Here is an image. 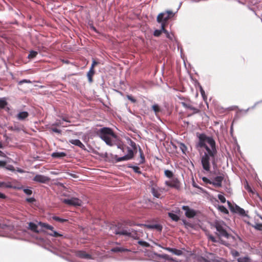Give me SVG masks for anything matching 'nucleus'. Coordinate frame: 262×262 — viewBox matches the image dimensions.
<instances>
[{"label":"nucleus","instance_id":"obj_1","mask_svg":"<svg viewBox=\"0 0 262 262\" xmlns=\"http://www.w3.org/2000/svg\"><path fill=\"white\" fill-rule=\"evenodd\" d=\"M196 141L195 148L199 153L202 167L207 172H210L211 164L214 170L221 173L217 168L218 146L213 136H208L205 133H196Z\"/></svg>","mask_w":262,"mask_h":262},{"label":"nucleus","instance_id":"obj_2","mask_svg":"<svg viewBox=\"0 0 262 262\" xmlns=\"http://www.w3.org/2000/svg\"><path fill=\"white\" fill-rule=\"evenodd\" d=\"M96 135L103 141L106 145L110 146L114 145L113 139L119 140V137L114 132L113 128L109 127H102L95 130Z\"/></svg>","mask_w":262,"mask_h":262},{"label":"nucleus","instance_id":"obj_3","mask_svg":"<svg viewBox=\"0 0 262 262\" xmlns=\"http://www.w3.org/2000/svg\"><path fill=\"white\" fill-rule=\"evenodd\" d=\"M38 224L39 225V233H43L44 237L47 235L60 239L66 237L63 234L55 230L54 227L47 223L39 221Z\"/></svg>","mask_w":262,"mask_h":262},{"label":"nucleus","instance_id":"obj_4","mask_svg":"<svg viewBox=\"0 0 262 262\" xmlns=\"http://www.w3.org/2000/svg\"><path fill=\"white\" fill-rule=\"evenodd\" d=\"M211 227L215 228L216 232L215 234L219 237H228L230 235L226 230V227L229 228L226 224L221 220H215L213 222L210 223Z\"/></svg>","mask_w":262,"mask_h":262},{"label":"nucleus","instance_id":"obj_5","mask_svg":"<svg viewBox=\"0 0 262 262\" xmlns=\"http://www.w3.org/2000/svg\"><path fill=\"white\" fill-rule=\"evenodd\" d=\"M38 222H30L28 223V229L35 234L32 235V237L38 241L39 244H45L48 243V240L43 236L39 235V225L38 224Z\"/></svg>","mask_w":262,"mask_h":262},{"label":"nucleus","instance_id":"obj_6","mask_svg":"<svg viewBox=\"0 0 262 262\" xmlns=\"http://www.w3.org/2000/svg\"><path fill=\"white\" fill-rule=\"evenodd\" d=\"M114 230V233L115 235L124 236H132V232L127 227H126L124 222L123 223L118 222L112 225L111 228Z\"/></svg>","mask_w":262,"mask_h":262},{"label":"nucleus","instance_id":"obj_7","mask_svg":"<svg viewBox=\"0 0 262 262\" xmlns=\"http://www.w3.org/2000/svg\"><path fill=\"white\" fill-rule=\"evenodd\" d=\"M228 207L230 211L235 214H237L242 217H250L247 212L245 209L239 207L235 203H231L229 201H227Z\"/></svg>","mask_w":262,"mask_h":262},{"label":"nucleus","instance_id":"obj_8","mask_svg":"<svg viewBox=\"0 0 262 262\" xmlns=\"http://www.w3.org/2000/svg\"><path fill=\"white\" fill-rule=\"evenodd\" d=\"M62 202L69 206L80 207L82 206V201L76 197H72L70 199H64L61 200Z\"/></svg>","mask_w":262,"mask_h":262},{"label":"nucleus","instance_id":"obj_9","mask_svg":"<svg viewBox=\"0 0 262 262\" xmlns=\"http://www.w3.org/2000/svg\"><path fill=\"white\" fill-rule=\"evenodd\" d=\"M182 209L185 211V215L187 218H193L198 214V211L190 208L188 205L182 206Z\"/></svg>","mask_w":262,"mask_h":262},{"label":"nucleus","instance_id":"obj_10","mask_svg":"<svg viewBox=\"0 0 262 262\" xmlns=\"http://www.w3.org/2000/svg\"><path fill=\"white\" fill-rule=\"evenodd\" d=\"M33 181L39 183L46 184L50 181V178L42 174H37L33 178Z\"/></svg>","mask_w":262,"mask_h":262},{"label":"nucleus","instance_id":"obj_11","mask_svg":"<svg viewBox=\"0 0 262 262\" xmlns=\"http://www.w3.org/2000/svg\"><path fill=\"white\" fill-rule=\"evenodd\" d=\"M224 179V175L223 173H220L219 175L214 177L212 180V185L215 187H221L222 186V182Z\"/></svg>","mask_w":262,"mask_h":262},{"label":"nucleus","instance_id":"obj_12","mask_svg":"<svg viewBox=\"0 0 262 262\" xmlns=\"http://www.w3.org/2000/svg\"><path fill=\"white\" fill-rule=\"evenodd\" d=\"M89 147L92 149V152L93 154L99 156V157L103 158L105 161L108 162H113L114 159H112V157H110V155L107 154V152H105V153L99 152L97 150L92 148V147L89 146Z\"/></svg>","mask_w":262,"mask_h":262},{"label":"nucleus","instance_id":"obj_13","mask_svg":"<svg viewBox=\"0 0 262 262\" xmlns=\"http://www.w3.org/2000/svg\"><path fill=\"white\" fill-rule=\"evenodd\" d=\"M0 169L9 170L11 172L15 171L14 167L12 165L8 164L6 160H0Z\"/></svg>","mask_w":262,"mask_h":262},{"label":"nucleus","instance_id":"obj_14","mask_svg":"<svg viewBox=\"0 0 262 262\" xmlns=\"http://www.w3.org/2000/svg\"><path fill=\"white\" fill-rule=\"evenodd\" d=\"M69 143L75 146L79 147V148H80L81 149L85 151L90 152V151L88 150L87 148H86L84 145L79 139H71L69 140Z\"/></svg>","mask_w":262,"mask_h":262},{"label":"nucleus","instance_id":"obj_15","mask_svg":"<svg viewBox=\"0 0 262 262\" xmlns=\"http://www.w3.org/2000/svg\"><path fill=\"white\" fill-rule=\"evenodd\" d=\"M75 255L76 256L79 257L81 258H84L86 259H92V256L89 253H86L85 251L83 250H78L75 252Z\"/></svg>","mask_w":262,"mask_h":262},{"label":"nucleus","instance_id":"obj_16","mask_svg":"<svg viewBox=\"0 0 262 262\" xmlns=\"http://www.w3.org/2000/svg\"><path fill=\"white\" fill-rule=\"evenodd\" d=\"M208 238L209 240H210L212 242L216 243H219L220 244L224 245L227 247H228L230 246V244L226 242L225 241L222 239L221 238V237H219V239L217 240L216 238L212 235L209 234L208 235Z\"/></svg>","mask_w":262,"mask_h":262},{"label":"nucleus","instance_id":"obj_17","mask_svg":"<svg viewBox=\"0 0 262 262\" xmlns=\"http://www.w3.org/2000/svg\"><path fill=\"white\" fill-rule=\"evenodd\" d=\"M169 19L168 14L163 12L159 14L157 17V21L158 23L168 22Z\"/></svg>","mask_w":262,"mask_h":262},{"label":"nucleus","instance_id":"obj_18","mask_svg":"<svg viewBox=\"0 0 262 262\" xmlns=\"http://www.w3.org/2000/svg\"><path fill=\"white\" fill-rule=\"evenodd\" d=\"M29 116L27 111H19L16 115V118L19 121H25Z\"/></svg>","mask_w":262,"mask_h":262},{"label":"nucleus","instance_id":"obj_19","mask_svg":"<svg viewBox=\"0 0 262 262\" xmlns=\"http://www.w3.org/2000/svg\"><path fill=\"white\" fill-rule=\"evenodd\" d=\"M15 186L16 187H20V188L19 189H15L16 190H23L24 192L27 195H31L33 193V191L31 187L28 186L25 187L23 185L20 184Z\"/></svg>","mask_w":262,"mask_h":262},{"label":"nucleus","instance_id":"obj_20","mask_svg":"<svg viewBox=\"0 0 262 262\" xmlns=\"http://www.w3.org/2000/svg\"><path fill=\"white\" fill-rule=\"evenodd\" d=\"M2 188L13 189L20 188V187H16L15 185H13L11 182L0 181V189Z\"/></svg>","mask_w":262,"mask_h":262},{"label":"nucleus","instance_id":"obj_21","mask_svg":"<svg viewBox=\"0 0 262 262\" xmlns=\"http://www.w3.org/2000/svg\"><path fill=\"white\" fill-rule=\"evenodd\" d=\"M146 228L149 229H156L159 232H161L163 229V226L159 223L148 224Z\"/></svg>","mask_w":262,"mask_h":262},{"label":"nucleus","instance_id":"obj_22","mask_svg":"<svg viewBox=\"0 0 262 262\" xmlns=\"http://www.w3.org/2000/svg\"><path fill=\"white\" fill-rule=\"evenodd\" d=\"M111 251L113 253H124L126 252H129L130 250L126 248L123 247H114L111 249Z\"/></svg>","mask_w":262,"mask_h":262},{"label":"nucleus","instance_id":"obj_23","mask_svg":"<svg viewBox=\"0 0 262 262\" xmlns=\"http://www.w3.org/2000/svg\"><path fill=\"white\" fill-rule=\"evenodd\" d=\"M162 85L159 84L158 83H157L156 85L159 87H161L163 90L166 92H169V91L172 89L174 91H178L177 89L175 88H172L168 85V83H161Z\"/></svg>","mask_w":262,"mask_h":262},{"label":"nucleus","instance_id":"obj_24","mask_svg":"<svg viewBox=\"0 0 262 262\" xmlns=\"http://www.w3.org/2000/svg\"><path fill=\"white\" fill-rule=\"evenodd\" d=\"M194 86L196 88H198L201 94V96L203 98V99L204 101H206L207 99V96L206 95L205 92L202 86L201 85L200 83H194Z\"/></svg>","mask_w":262,"mask_h":262},{"label":"nucleus","instance_id":"obj_25","mask_svg":"<svg viewBox=\"0 0 262 262\" xmlns=\"http://www.w3.org/2000/svg\"><path fill=\"white\" fill-rule=\"evenodd\" d=\"M67 154L65 152L56 151L51 154V157L54 159H62L67 156Z\"/></svg>","mask_w":262,"mask_h":262},{"label":"nucleus","instance_id":"obj_26","mask_svg":"<svg viewBox=\"0 0 262 262\" xmlns=\"http://www.w3.org/2000/svg\"><path fill=\"white\" fill-rule=\"evenodd\" d=\"M163 249L165 250H167L170 252H171L172 253H173L174 255H177V256H180L183 254V252L182 251V250H181L180 249H176V248H170V247H165V248H163Z\"/></svg>","mask_w":262,"mask_h":262},{"label":"nucleus","instance_id":"obj_27","mask_svg":"<svg viewBox=\"0 0 262 262\" xmlns=\"http://www.w3.org/2000/svg\"><path fill=\"white\" fill-rule=\"evenodd\" d=\"M170 184V188L177 189H179L180 188V183L178 178H172Z\"/></svg>","mask_w":262,"mask_h":262},{"label":"nucleus","instance_id":"obj_28","mask_svg":"<svg viewBox=\"0 0 262 262\" xmlns=\"http://www.w3.org/2000/svg\"><path fill=\"white\" fill-rule=\"evenodd\" d=\"M126 140L127 141V143L132 147L131 149H133L134 151H137V152L138 150L139 145H137L136 143L129 137L126 138Z\"/></svg>","mask_w":262,"mask_h":262},{"label":"nucleus","instance_id":"obj_29","mask_svg":"<svg viewBox=\"0 0 262 262\" xmlns=\"http://www.w3.org/2000/svg\"><path fill=\"white\" fill-rule=\"evenodd\" d=\"M138 151L139 152L140 161L138 165L144 164L145 162V156L144 155L143 151L142 150L141 147L138 145Z\"/></svg>","mask_w":262,"mask_h":262},{"label":"nucleus","instance_id":"obj_30","mask_svg":"<svg viewBox=\"0 0 262 262\" xmlns=\"http://www.w3.org/2000/svg\"><path fill=\"white\" fill-rule=\"evenodd\" d=\"M52 218L54 221L60 223H65L69 222L68 219H64L57 215H53L52 216Z\"/></svg>","mask_w":262,"mask_h":262},{"label":"nucleus","instance_id":"obj_31","mask_svg":"<svg viewBox=\"0 0 262 262\" xmlns=\"http://www.w3.org/2000/svg\"><path fill=\"white\" fill-rule=\"evenodd\" d=\"M110 156L111 157H112V159H114L115 161V163L125 161L123 156L122 157H118L117 155H113L112 153L110 154Z\"/></svg>","mask_w":262,"mask_h":262},{"label":"nucleus","instance_id":"obj_32","mask_svg":"<svg viewBox=\"0 0 262 262\" xmlns=\"http://www.w3.org/2000/svg\"><path fill=\"white\" fill-rule=\"evenodd\" d=\"M168 216L174 222H178L180 220L179 216L172 211L168 212Z\"/></svg>","mask_w":262,"mask_h":262},{"label":"nucleus","instance_id":"obj_33","mask_svg":"<svg viewBox=\"0 0 262 262\" xmlns=\"http://www.w3.org/2000/svg\"><path fill=\"white\" fill-rule=\"evenodd\" d=\"M8 105V102L7 101L6 97L0 98V110H3Z\"/></svg>","mask_w":262,"mask_h":262},{"label":"nucleus","instance_id":"obj_34","mask_svg":"<svg viewBox=\"0 0 262 262\" xmlns=\"http://www.w3.org/2000/svg\"><path fill=\"white\" fill-rule=\"evenodd\" d=\"M126 149H127V154L130 157L132 158V159H134L135 155L137 154V151H134L133 149H132L131 148H130L128 146H127L126 147Z\"/></svg>","mask_w":262,"mask_h":262},{"label":"nucleus","instance_id":"obj_35","mask_svg":"<svg viewBox=\"0 0 262 262\" xmlns=\"http://www.w3.org/2000/svg\"><path fill=\"white\" fill-rule=\"evenodd\" d=\"M208 255L210 256V257L207 256V258L209 260H210V261L211 262H216V260H217L218 257L216 256L215 254L209 252L208 253Z\"/></svg>","mask_w":262,"mask_h":262},{"label":"nucleus","instance_id":"obj_36","mask_svg":"<svg viewBox=\"0 0 262 262\" xmlns=\"http://www.w3.org/2000/svg\"><path fill=\"white\" fill-rule=\"evenodd\" d=\"M138 244L143 247L149 248L151 247L149 243L142 239L139 240L138 241Z\"/></svg>","mask_w":262,"mask_h":262},{"label":"nucleus","instance_id":"obj_37","mask_svg":"<svg viewBox=\"0 0 262 262\" xmlns=\"http://www.w3.org/2000/svg\"><path fill=\"white\" fill-rule=\"evenodd\" d=\"M95 71L94 69H90L88 74L87 77L88 78L89 82H92L93 81V76L94 74Z\"/></svg>","mask_w":262,"mask_h":262},{"label":"nucleus","instance_id":"obj_38","mask_svg":"<svg viewBox=\"0 0 262 262\" xmlns=\"http://www.w3.org/2000/svg\"><path fill=\"white\" fill-rule=\"evenodd\" d=\"M217 209L220 211H221V212H222L224 214H228L229 213L228 210L224 205H218Z\"/></svg>","mask_w":262,"mask_h":262},{"label":"nucleus","instance_id":"obj_39","mask_svg":"<svg viewBox=\"0 0 262 262\" xmlns=\"http://www.w3.org/2000/svg\"><path fill=\"white\" fill-rule=\"evenodd\" d=\"M164 174L167 178L169 179H172L174 176L173 172L169 169H166L164 170Z\"/></svg>","mask_w":262,"mask_h":262},{"label":"nucleus","instance_id":"obj_40","mask_svg":"<svg viewBox=\"0 0 262 262\" xmlns=\"http://www.w3.org/2000/svg\"><path fill=\"white\" fill-rule=\"evenodd\" d=\"M129 229L130 231L132 232V236L128 237H132L134 239H138L139 237L137 235V230L132 228Z\"/></svg>","mask_w":262,"mask_h":262},{"label":"nucleus","instance_id":"obj_41","mask_svg":"<svg viewBox=\"0 0 262 262\" xmlns=\"http://www.w3.org/2000/svg\"><path fill=\"white\" fill-rule=\"evenodd\" d=\"M113 141L115 143L114 145H117V148L120 149L122 147V146L124 144L120 139L119 137V140L116 141L115 139H113Z\"/></svg>","mask_w":262,"mask_h":262},{"label":"nucleus","instance_id":"obj_42","mask_svg":"<svg viewBox=\"0 0 262 262\" xmlns=\"http://www.w3.org/2000/svg\"><path fill=\"white\" fill-rule=\"evenodd\" d=\"M180 149H181L182 152L183 154L186 155V152L187 149V147L184 143L182 142L180 143Z\"/></svg>","mask_w":262,"mask_h":262},{"label":"nucleus","instance_id":"obj_43","mask_svg":"<svg viewBox=\"0 0 262 262\" xmlns=\"http://www.w3.org/2000/svg\"><path fill=\"white\" fill-rule=\"evenodd\" d=\"M8 129L9 130H11V131L19 132L20 130H21V128L19 127L18 126H17V125H15L14 126H8Z\"/></svg>","mask_w":262,"mask_h":262},{"label":"nucleus","instance_id":"obj_44","mask_svg":"<svg viewBox=\"0 0 262 262\" xmlns=\"http://www.w3.org/2000/svg\"><path fill=\"white\" fill-rule=\"evenodd\" d=\"M37 54V52L32 50L30 52L29 55H28V58L29 59H33L36 56Z\"/></svg>","mask_w":262,"mask_h":262},{"label":"nucleus","instance_id":"obj_45","mask_svg":"<svg viewBox=\"0 0 262 262\" xmlns=\"http://www.w3.org/2000/svg\"><path fill=\"white\" fill-rule=\"evenodd\" d=\"M238 262H250V259L248 256H244L243 257H239L237 259Z\"/></svg>","mask_w":262,"mask_h":262},{"label":"nucleus","instance_id":"obj_46","mask_svg":"<svg viewBox=\"0 0 262 262\" xmlns=\"http://www.w3.org/2000/svg\"><path fill=\"white\" fill-rule=\"evenodd\" d=\"M244 187L249 192L251 193H253L252 189L251 188V186L249 184L248 181L246 180V182L244 184Z\"/></svg>","mask_w":262,"mask_h":262},{"label":"nucleus","instance_id":"obj_47","mask_svg":"<svg viewBox=\"0 0 262 262\" xmlns=\"http://www.w3.org/2000/svg\"><path fill=\"white\" fill-rule=\"evenodd\" d=\"M182 222H183V225L186 227H190L191 228H193L194 227V226L193 225H192L191 223L188 222V221H187L186 220H182Z\"/></svg>","mask_w":262,"mask_h":262},{"label":"nucleus","instance_id":"obj_48","mask_svg":"<svg viewBox=\"0 0 262 262\" xmlns=\"http://www.w3.org/2000/svg\"><path fill=\"white\" fill-rule=\"evenodd\" d=\"M151 190V193L154 197H155L156 198H160V194L157 190H156L154 187H152Z\"/></svg>","mask_w":262,"mask_h":262},{"label":"nucleus","instance_id":"obj_49","mask_svg":"<svg viewBox=\"0 0 262 262\" xmlns=\"http://www.w3.org/2000/svg\"><path fill=\"white\" fill-rule=\"evenodd\" d=\"M251 226L257 230L260 231L262 230V223H256L254 225H251Z\"/></svg>","mask_w":262,"mask_h":262},{"label":"nucleus","instance_id":"obj_50","mask_svg":"<svg viewBox=\"0 0 262 262\" xmlns=\"http://www.w3.org/2000/svg\"><path fill=\"white\" fill-rule=\"evenodd\" d=\"M163 33L165 34L166 37L167 38L171 40H172L173 37V34L172 33H169L168 31L166 30L164 31Z\"/></svg>","mask_w":262,"mask_h":262},{"label":"nucleus","instance_id":"obj_51","mask_svg":"<svg viewBox=\"0 0 262 262\" xmlns=\"http://www.w3.org/2000/svg\"><path fill=\"white\" fill-rule=\"evenodd\" d=\"M152 110L155 113H157L160 111L159 106L158 104H154L151 107Z\"/></svg>","mask_w":262,"mask_h":262},{"label":"nucleus","instance_id":"obj_52","mask_svg":"<svg viewBox=\"0 0 262 262\" xmlns=\"http://www.w3.org/2000/svg\"><path fill=\"white\" fill-rule=\"evenodd\" d=\"M217 198L222 203H225L226 202V198L223 194H219Z\"/></svg>","mask_w":262,"mask_h":262},{"label":"nucleus","instance_id":"obj_53","mask_svg":"<svg viewBox=\"0 0 262 262\" xmlns=\"http://www.w3.org/2000/svg\"><path fill=\"white\" fill-rule=\"evenodd\" d=\"M26 202L30 203V204H33L34 202H36V199L34 197H30V198H27L25 200Z\"/></svg>","mask_w":262,"mask_h":262},{"label":"nucleus","instance_id":"obj_54","mask_svg":"<svg viewBox=\"0 0 262 262\" xmlns=\"http://www.w3.org/2000/svg\"><path fill=\"white\" fill-rule=\"evenodd\" d=\"M202 181L206 184H212V181L207 177H203L202 178Z\"/></svg>","mask_w":262,"mask_h":262},{"label":"nucleus","instance_id":"obj_55","mask_svg":"<svg viewBox=\"0 0 262 262\" xmlns=\"http://www.w3.org/2000/svg\"><path fill=\"white\" fill-rule=\"evenodd\" d=\"M133 170L136 173H138V174L142 173L141 171L140 170V168L139 167V166L137 165L134 166V167H133Z\"/></svg>","mask_w":262,"mask_h":262},{"label":"nucleus","instance_id":"obj_56","mask_svg":"<svg viewBox=\"0 0 262 262\" xmlns=\"http://www.w3.org/2000/svg\"><path fill=\"white\" fill-rule=\"evenodd\" d=\"M162 32L163 31L161 29H156L154 32V35L156 37H159L161 35Z\"/></svg>","mask_w":262,"mask_h":262},{"label":"nucleus","instance_id":"obj_57","mask_svg":"<svg viewBox=\"0 0 262 262\" xmlns=\"http://www.w3.org/2000/svg\"><path fill=\"white\" fill-rule=\"evenodd\" d=\"M198 260L200 262L204 261V262H211L210 260H209L207 258H205V257L203 256H200Z\"/></svg>","mask_w":262,"mask_h":262},{"label":"nucleus","instance_id":"obj_58","mask_svg":"<svg viewBox=\"0 0 262 262\" xmlns=\"http://www.w3.org/2000/svg\"><path fill=\"white\" fill-rule=\"evenodd\" d=\"M50 129L52 130L53 132H54L58 134H61L62 132L61 130L56 127H51L50 128Z\"/></svg>","mask_w":262,"mask_h":262},{"label":"nucleus","instance_id":"obj_59","mask_svg":"<svg viewBox=\"0 0 262 262\" xmlns=\"http://www.w3.org/2000/svg\"><path fill=\"white\" fill-rule=\"evenodd\" d=\"M127 98L133 103H135L137 101L136 99L132 95H127Z\"/></svg>","mask_w":262,"mask_h":262},{"label":"nucleus","instance_id":"obj_60","mask_svg":"<svg viewBox=\"0 0 262 262\" xmlns=\"http://www.w3.org/2000/svg\"><path fill=\"white\" fill-rule=\"evenodd\" d=\"M192 185L193 187L198 188L202 191H204L203 188L202 187H200L194 181H192Z\"/></svg>","mask_w":262,"mask_h":262},{"label":"nucleus","instance_id":"obj_61","mask_svg":"<svg viewBox=\"0 0 262 262\" xmlns=\"http://www.w3.org/2000/svg\"><path fill=\"white\" fill-rule=\"evenodd\" d=\"M159 23L161 24V30L162 31H163V32L164 31H165L166 30V29H165V27L167 25V22H161V23Z\"/></svg>","mask_w":262,"mask_h":262},{"label":"nucleus","instance_id":"obj_62","mask_svg":"<svg viewBox=\"0 0 262 262\" xmlns=\"http://www.w3.org/2000/svg\"><path fill=\"white\" fill-rule=\"evenodd\" d=\"M159 23L161 24V30L162 31H163V32L164 31H165L166 30V29H165V27L167 25V22H161V23Z\"/></svg>","mask_w":262,"mask_h":262},{"label":"nucleus","instance_id":"obj_63","mask_svg":"<svg viewBox=\"0 0 262 262\" xmlns=\"http://www.w3.org/2000/svg\"><path fill=\"white\" fill-rule=\"evenodd\" d=\"M164 13H166L167 14H168V17L169 18H171L172 17H173L174 15V13H173V12L171 10H167L165 12H164Z\"/></svg>","mask_w":262,"mask_h":262},{"label":"nucleus","instance_id":"obj_64","mask_svg":"<svg viewBox=\"0 0 262 262\" xmlns=\"http://www.w3.org/2000/svg\"><path fill=\"white\" fill-rule=\"evenodd\" d=\"M181 104H182V106L183 107H184L186 108L189 109V108H190V106L191 105L190 104L187 103L185 102H182Z\"/></svg>","mask_w":262,"mask_h":262}]
</instances>
